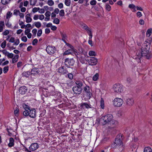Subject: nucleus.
I'll return each instance as SVG.
<instances>
[{
    "label": "nucleus",
    "mask_w": 152,
    "mask_h": 152,
    "mask_svg": "<svg viewBox=\"0 0 152 152\" xmlns=\"http://www.w3.org/2000/svg\"><path fill=\"white\" fill-rule=\"evenodd\" d=\"M88 61H89V64L92 66L96 65L98 61L97 59L94 57H90L89 60H88Z\"/></svg>",
    "instance_id": "9b49d317"
},
{
    "label": "nucleus",
    "mask_w": 152,
    "mask_h": 152,
    "mask_svg": "<svg viewBox=\"0 0 152 152\" xmlns=\"http://www.w3.org/2000/svg\"><path fill=\"white\" fill-rule=\"evenodd\" d=\"M19 113V110L17 109L14 111V113L15 116H17Z\"/></svg>",
    "instance_id": "bf43d9fd"
},
{
    "label": "nucleus",
    "mask_w": 152,
    "mask_h": 152,
    "mask_svg": "<svg viewBox=\"0 0 152 152\" xmlns=\"http://www.w3.org/2000/svg\"><path fill=\"white\" fill-rule=\"evenodd\" d=\"M68 78L71 80H72L73 78V75L72 73L69 74L68 75Z\"/></svg>",
    "instance_id": "e2e57ef3"
},
{
    "label": "nucleus",
    "mask_w": 152,
    "mask_h": 152,
    "mask_svg": "<svg viewBox=\"0 0 152 152\" xmlns=\"http://www.w3.org/2000/svg\"><path fill=\"white\" fill-rule=\"evenodd\" d=\"M47 3L50 6H53L54 4V2L52 0H48L47 1Z\"/></svg>",
    "instance_id": "f704fd0d"
},
{
    "label": "nucleus",
    "mask_w": 152,
    "mask_h": 152,
    "mask_svg": "<svg viewBox=\"0 0 152 152\" xmlns=\"http://www.w3.org/2000/svg\"><path fill=\"white\" fill-rule=\"evenodd\" d=\"M73 50L72 49H69L65 51L64 53V55L71 54L73 53Z\"/></svg>",
    "instance_id": "5701e85b"
},
{
    "label": "nucleus",
    "mask_w": 152,
    "mask_h": 152,
    "mask_svg": "<svg viewBox=\"0 0 152 152\" xmlns=\"http://www.w3.org/2000/svg\"><path fill=\"white\" fill-rule=\"evenodd\" d=\"M10 0H1L2 4L5 5L9 3Z\"/></svg>",
    "instance_id": "72a5a7b5"
},
{
    "label": "nucleus",
    "mask_w": 152,
    "mask_h": 152,
    "mask_svg": "<svg viewBox=\"0 0 152 152\" xmlns=\"http://www.w3.org/2000/svg\"><path fill=\"white\" fill-rule=\"evenodd\" d=\"M42 33V29L39 30L37 34V36L38 37H40Z\"/></svg>",
    "instance_id": "6e6d98bb"
},
{
    "label": "nucleus",
    "mask_w": 152,
    "mask_h": 152,
    "mask_svg": "<svg viewBox=\"0 0 152 152\" xmlns=\"http://www.w3.org/2000/svg\"><path fill=\"white\" fill-rule=\"evenodd\" d=\"M99 75L98 73H96L94 75L93 77V79L94 81L97 80L99 78Z\"/></svg>",
    "instance_id": "2f4dec72"
},
{
    "label": "nucleus",
    "mask_w": 152,
    "mask_h": 152,
    "mask_svg": "<svg viewBox=\"0 0 152 152\" xmlns=\"http://www.w3.org/2000/svg\"><path fill=\"white\" fill-rule=\"evenodd\" d=\"M66 45L67 46H68L70 48V49H72L73 50V52L74 51V48L72 45H70V44H69V43H67V44Z\"/></svg>",
    "instance_id": "69168bd1"
},
{
    "label": "nucleus",
    "mask_w": 152,
    "mask_h": 152,
    "mask_svg": "<svg viewBox=\"0 0 152 152\" xmlns=\"http://www.w3.org/2000/svg\"><path fill=\"white\" fill-rule=\"evenodd\" d=\"M96 1L95 0H92L90 2V4L92 5H95L96 4Z\"/></svg>",
    "instance_id": "3c124183"
},
{
    "label": "nucleus",
    "mask_w": 152,
    "mask_h": 152,
    "mask_svg": "<svg viewBox=\"0 0 152 152\" xmlns=\"http://www.w3.org/2000/svg\"><path fill=\"white\" fill-rule=\"evenodd\" d=\"M83 92L87 97L86 100L90 99L92 95V90L89 86L86 85L83 90Z\"/></svg>",
    "instance_id": "20e7f679"
},
{
    "label": "nucleus",
    "mask_w": 152,
    "mask_h": 152,
    "mask_svg": "<svg viewBox=\"0 0 152 152\" xmlns=\"http://www.w3.org/2000/svg\"><path fill=\"white\" fill-rule=\"evenodd\" d=\"M83 28L87 31H89L90 29L88 26L86 24H84L83 26Z\"/></svg>",
    "instance_id": "c03bdc74"
},
{
    "label": "nucleus",
    "mask_w": 152,
    "mask_h": 152,
    "mask_svg": "<svg viewBox=\"0 0 152 152\" xmlns=\"http://www.w3.org/2000/svg\"><path fill=\"white\" fill-rule=\"evenodd\" d=\"M75 62V61L73 58L69 59L67 58L65 60V65L68 68L70 67V66H72Z\"/></svg>",
    "instance_id": "6e6552de"
},
{
    "label": "nucleus",
    "mask_w": 152,
    "mask_h": 152,
    "mask_svg": "<svg viewBox=\"0 0 152 152\" xmlns=\"http://www.w3.org/2000/svg\"><path fill=\"white\" fill-rule=\"evenodd\" d=\"M60 20L59 19L57 18H55L53 20V23L56 24H58L59 23Z\"/></svg>",
    "instance_id": "a19ab883"
},
{
    "label": "nucleus",
    "mask_w": 152,
    "mask_h": 152,
    "mask_svg": "<svg viewBox=\"0 0 152 152\" xmlns=\"http://www.w3.org/2000/svg\"><path fill=\"white\" fill-rule=\"evenodd\" d=\"M152 39L147 40L143 43L142 46L141 48V52L139 51L137 52L136 55L133 56L134 59L138 63L141 61L140 58L142 56H146L147 59H149L151 57V55L150 53H149Z\"/></svg>",
    "instance_id": "f257e3e1"
},
{
    "label": "nucleus",
    "mask_w": 152,
    "mask_h": 152,
    "mask_svg": "<svg viewBox=\"0 0 152 152\" xmlns=\"http://www.w3.org/2000/svg\"><path fill=\"white\" fill-rule=\"evenodd\" d=\"M75 83L77 85L76 86L82 88L83 86H84V83L82 81L77 80L76 81Z\"/></svg>",
    "instance_id": "6ab92c4d"
},
{
    "label": "nucleus",
    "mask_w": 152,
    "mask_h": 152,
    "mask_svg": "<svg viewBox=\"0 0 152 152\" xmlns=\"http://www.w3.org/2000/svg\"><path fill=\"white\" fill-rule=\"evenodd\" d=\"M64 3L67 6H69L71 4L70 0H65Z\"/></svg>",
    "instance_id": "4c0bfd02"
},
{
    "label": "nucleus",
    "mask_w": 152,
    "mask_h": 152,
    "mask_svg": "<svg viewBox=\"0 0 152 152\" xmlns=\"http://www.w3.org/2000/svg\"><path fill=\"white\" fill-rule=\"evenodd\" d=\"M30 73V72L29 71L24 72L22 73V75L27 78L29 77Z\"/></svg>",
    "instance_id": "bb28decb"
},
{
    "label": "nucleus",
    "mask_w": 152,
    "mask_h": 152,
    "mask_svg": "<svg viewBox=\"0 0 152 152\" xmlns=\"http://www.w3.org/2000/svg\"><path fill=\"white\" fill-rule=\"evenodd\" d=\"M9 33V32L8 30H6L2 33V34L3 35L6 36L8 35Z\"/></svg>",
    "instance_id": "4d7b16f0"
},
{
    "label": "nucleus",
    "mask_w": 152,
    "mask_h": 152,
    "mask_svg": "<svg viewBox=\"0 0 152 152\" xmlns=\"http://www.w3.org/2000/svg\"><path fill=\"white\" fill-rule=\"evenodd\" d=\"M29 111V116L30 117L34 118L36 116V112L34 109H30Z\"/></svg>",
    "instance_id": "4468645a"
},
{
    "label": "nucleus",
    "mask_w": 152,
    "mask_h": 152,
    "mask_svg": "<svg viewBox=\"0 0 152 152\" xmlns=\"http://www.w3.org/2000/svg\"><path fill=\"white\" fill-rule=\"evenodd\" d=\"M137 17L138 18H140L142 16V15L141 12H138L137 13Z\"/></svg>",
    "instance_id": "774afa93"
},
{
    "label": "nucleus",
    "mask_w": 152,
    "mask_h": 152,
    "mask_svg": "<svg viewBox=\"0 0 152 152\" xmlns=\"http://www.w3.org/2000/svg\"><path fill=\"white\" fill-rule=\"evenodd\" d=\"M23 107L25 110L27 109L29 110L30 109V108L28 105L25 104H23Z\"/></svg>",
    "instance_id": "a18cd8bd"
},
{
    "label": "nucleus",
    "mask_w": 152,
    "mask_h": 152,
    "mask_svg": "<svg viewBox=\"0 0 152 152\" xmlns=\"http://www.w3.org/2000/svg\"><path fill=\"white\" fill-rule=\"evenodd\" d=\"M82 90V88H80L76 86H74L72 88V90L74 94H80Z\"/></svg>",
    "instance_id": "9d476101"
},
{
    "label": "nucleus",
    "mask_w": 152,
    "mask_h": 152,
    "mask_svg": "<svg viewBox=\"0 0 152 152\" xmlns=\"http://www.w3.org/2000/svg\"><path fill=\"white\" fill-rule=\"evenodd\" d=\"M7 42L5 41H4L3 42L1 45V47L3 48H4L6 45Z\"/></svg>",
    "instance_id": "79ce46f5"
},
{
    "label": "nucleus",
    "mask_w": 152,
    "mask_h": 152,
    "mask_svg": "<svg viewBox=\"0 0 152 152\" xmlns=\"http://www.w3.org/2000/svg\"><path fill=\"white\" fill-rule=\"evenodd\" d=\"M40 73V69L37 68H34L32 69L30 72L31 75L33 76L37 75Z\"/></svg>",
    "instance_id": "1a4fd4ad"
},
{
    "label": "nucleus",
    "mask_w": 152,
    "mask_h": 152,
    "mask_svg": "<svg viewBox=\"0 0 152 152\" xmlns=\"http://www.w3.org/2000/svg\"><path fill=\"white\" fill-rule=\"evenodd\" d=\"M113 117L112 114H109L105 116H102L101 118V120H102V123L103 125L107 124H113Z\"/></svg>",
    "instance_id": "7ed1b4c3"
},
{
    "label": "nucleus",
    "mask_w": 152,
    "mask_h": 152,
    "mask_svg": "<svg viewBox=\"0 0 152 152\" xmlns=\"http://www.w3.org/2000/svg\"><path fill=\"white\" fill-rule=\"evenodd\" d=\"M5 26L4 21H0V32L2 31L4 27Z\"/></svg>",
    "instance_id": "393cba45"
},
{
    "label": "nucleus",
    "mask_w": 152,
    "mask_h": 152,
    "mask_svg": "<svg viewBox=\"0 0 152 152\" xmlns=\"http://www.w3.org/2000/svg\"><path fill=\"white\" fill-rule=\"evenodd\" d=\"M126 83L129 86L132 83V80L130 77H128L127 78Z\"/></svg>",
    "instance_id": "cd10ccee"
},
{
    "label": "nucleus",
    "mask_w": 152,
    "mask_h": 152,
    "mask_svg": "<svg viewBox=\"0 0 152 152\" xmlns=\"http://www.w3.org/2000/svg\"><path fill=\"white\" fill-rule=\"evenodd\" d=\"M126 104L129 106H132L134 103V100L132 98L127 99L126 100Z\"/></svg>",
    "instance_id": "2eb2a0df"
},
{
    "label": "nucleus",
    "mask_w": 152,
    "mask_h": 152,
    "mask_svg": "<svg viewBox=\"0 0 152 152\" xmlns=\"http://www.w3.org/2000/svg\"><path fill=\"white\" fill-rule=\"evenodd\" d=\"M19 56L18 55H16L14 57L12 58V62L13 63H14L16 62L18 60Z\"/></svg>",
    "instance_id": "a878e982"
},
{
    "label": "nucleus",
    "mask_w": 152,
    "mask_h": 152,
    "mask_svg": "<svg viewBox=\"0 0 152 152\" xmlns=\"http://www.w3.org/2000/svg\"><path fill=\"white\" fill-rule=\"evenodd\" d=\"M23 115L25 116H29V111L26 109L23 112Z\"/></svg>",
    "instance_id": "473e14b6"
},
{
    "label": "nucleus",
    "mask_w": 152,
    "mask_h": 152,
    "mask_svg": "<svg viewBox=\"0 0 152 152\" xmlns=\"http://www.w3.org/2000/svg\"><path fill=\"white\" fill-rule=\"evenodd\" d=\"M88 54L90 56H95L96 55V54L95 53V52L93 51H89Z\"/></svg>",
    "instance_id": "ea45409f"
},
{
    "label": "nucleus",
    "mask_w": 152,
    "mask_h": 152,
    "mask_svg": "<svg viewBox=\"0 0 152 152\" xmlns=\"http://www.w3.org/2000/svg\"><path fill=\"white\" fill-rule=\"evenodd\" d=\"M106 9L108 11H109L111 10V7L109 4H106Z\"/></svg>",
    "instance_id": "8fccbe9b"
},
{
    "label": "nucleus",
    "mask_w": 152,
    "mask_h": 152,
    "mask_svg": "<svg viewBox=\"0 0 152 152\" xmlns=\"http://www.w3.org/2000/svg\"><path fill=\"white\" fill-rule=\"evenodd\" d=\"M40 10L39 8L34 7L32 10V11L33 12L35 13L37 12Z\"/></svg>",
    "instance_id": "864d4df0"
},
{
    "label": "nucleus",
    "mask_w": 152,
    "mask_h": 152,
    "mask_svg": "<svg viewBox=\"0 0 152 152\" xmlns=\"http://www.w3.org/2000/svg\"><path fill=\"white\" fill-rule=\"evenodd\" d=\"M113 89L115 94H120L123 91L122 86L119 84H115L113 87Z\"/></svg>",
    "instance_id": "39448f33"
},
{
    "label": "nucleus",
    "mask_w": 152,
    "mask_h": 152,
    "mask_svg": "<svg viewBox=\"0 0 152 152\" xmlns=\"http://www.w3.org/2000/svg\"><path fill=\"white\" fill-rule=\"evenodd\" d=\"M9 67L8 66L4 67L3 69V72L4 73H6L8 71Z\"/></svg>",
    "instance_id": "de8ad7c7"
},
{
    "label": "nucleus",
    "mask_w": 152,
    "mask_h": 152,
    "mask_svg": "<svg viewBox=\"0 0 152 152\" xmlns=\"http://www.w3.org/2000/svg\"><path fill=\"white\" fill-rule=\"evenodd\" d=\"M14 140L12 137L10 138V142L8 144V146L11 147L14 146Z\"/></svg>",
    "instance_id": "4be33fe9"
},
{
    "label": "nucleus",
    "mask_w": 152,
    "mask_h": 152,
    "mask_svg": "<svg viewBox=\"0 0 152 152\" xmlns=\"http://www.w3.org/2000/svg\"><path fill=\"white\" fill-rule=\"evenodd\" d=\"M152 29L150 28L148 29L146 33V36L147 37H149L152 33Z\"/></svg>",
    "instance_id": "c85d7f7f"
},
{
    "label": "nucleus",
    "mask_w": 152,
    "mask_h": 152,
    "mask_svg": "<svg viewBox=\"0 0 152 152\" xmlns=\"http://www.w3.org/2000/svg\"><path fill=\"white\" fill-rule=\"evenodd\" d=\"M14 56V55L12 53H8L7 56L8 58H12Z\"/></svg>",
    "instance_id": "13d9d810"
},
{
    "label": "nucleus",
    "mask_w": 152,
    "mask_h": 152,
    "mask_svg": "<svg viewBox=\"0 0 152 152\" xmlns=\"http://www.w3.org/2000/svg\"><path fill=\"white\" fill-rule=\"evenodd\" d=\"M46 50L48 53L50 55H52L56 51V48L54 46L48 45L47 46Z\"/></svg>",
    "instance_id": "423d86ee"
},
{
    "label": "nucleus",
    "mask_w": 152,
    "mask_h": 152,
    "mask_svg": "<svg viewBox=\"0 0 152 152\" xmlns=\"http://www.w3.org/2000/svg\"><path fill=\"white\" fill-rule=\"evenodd\" d=\"M60 34L62 37V40L65 42L66 43V39L67 38V36L66 34L64 32H60Z\"/></svg>",
    "instance_id": "aec40b11"
},
{
    "label": "nucleus",
    "mask_w": 152,
    "mask_h": 152,
    "mask_svg": "<svg viewBox=\"0 0 152 152\" xmlns=\"http://www.w3.org/2000/svg\"><path fill=\"white\" fill-rule=\"evenodd\" d=\"M26 29L25 31V35H27L28 34L30 33L31 30L29 28H26Z\"/></svg>",
    "instance_id": "603ef678"
},
{
    "label": "nucleus",
    "mask_w": 152,
    "mask_h": 152,
    "mask_svg": "<svg viewBox=\"0 0 152 152\" xmlns=\"http://www.w3.org/2000/svg\"><path fill=\"white\" fill-rule=\"evenodd\" d=\"M64 10H61L60 11L59 15L61 16H63L64 15Z\"/></svg>",
    "instance_id": "09e8293b"
},
{
    "label": "nucleus",
    "mask_w": 152,
    "mask_h": 152,
    "mask_svg": "<svg viewBox=\"0 0 152 152\" xmlns=\"http://www.w3.org/2000/svg\"><path fill=\"white\" fill-rule=\"evenodd\" d=\"M123 135L120 134L116 137L115 142L112 144V147L113 148H116L119 147L122 145V140L124 139Z\"/></svg>",
    "instance_id": "f03ea898"
},
{
    "label": "nucleus",
    "mask_w": 152,
    "mask_h": 152,
    "mask_svg": "<svg viewBox=\"0 0 152 152\" xmlns=\"http://www.w3.org/2000/svg\"><path fill=\"white\" fill-rule=\"evenodd\" d=\"M38 42V40L37 39H34L32 42V44L33 45H36V44H37Z\"/></svg>",
    "instance_id": "5fc2aeb1"
},
{
    "label": "nucleus",
    "mask_w": 152,
    "mask_h": 152,
    "mask_svg": "<svg viewBox=\"0 0 152 152\" xmlns=\"http://www.w3.org/2000/svg\"><path fill=\"white\" fill-rule=\"evenodd\" d=\"M100 106L102 109H104V101L102 98H101L100 101Z\"/></svg>",
    "instance_id": "7c9ffc66"
},
{
    "label": "nucleus",
    "mask_w": 152,
    "mask_h": 152,
    "mask_svg": "<svg viewBox=\"0 0 152 152\" xmlns=\"http://www.w3.org/2000/svg\"><path fill=\"white\" fill-rule=\"evenodd\" d=\"M81 109H84L85 108L88 109L91 108V105L89 104L86 103H82L80 105Z\"/></svg>",
    "instance_id": "dca6fc26"
},
{
    "label": "nucleus",
    "mask_w": 152,
    "mask_h": 152,
    "mask_svg": "<svg viewBox=\"0 0 152 152\" xmlns=\"http://www.w3.org/2000/svg\"><path fill=\"white\" fill-rule=\"evenodd\" d=\"M32 20V19L30 17L26 16V22L27 23L31 22Z\"/></svg>",
    "instance_id": "c9c22d12"
},
{
    "label": "nucleus",
    "mask_w": 152,
    "mask_h": 152,
    "mask_svg": "<svg viewBox=\"0 0 152 152\" xmlns=\"http://www.w3.org/2000/svg\"><path fill=\"white\" fill-rule=\"evenodd\" d=\"M86 55H81L79 56V60L80 62L82 64L85 63V60Z\"/></svg>",
    "instance_id": "412c9836"
},
{
    "label": "nucleus",
    "mask_w": 152,
    "mask_h": 152,
    "mask_svg": "<svg viewBox=\"0 0 152 152\" xmlns=\"http://www.w3.org/2000/svg\"><path fill=\"white\" fill-rule=\"evenodd\" d=\"M21 40L24 42H26L27 41V39L26 36H24L21 38Z\"/></svg>",
    "instance_id": "052dcab7"
},
{
    "label": "nucleus",
    "mask_w": 152,
    "mask_h": 152,
    "mask_svg": "<svg viewBox=\"0 0 152 152\" xmlns=\"http://www.w3.org/2000/svg\"><path fill=\"white\" fill-rule=\"evenodd\" d=\"M129 7L130 9H131L132 10H132L133 12H134L136 11V10L135 9L136 8V7L134 4H129Z\"/></svg>",
    "instance_id": "b1692460"
},
{
    "label": "nucleus",
    "mask_w": 152,
    "mask_h": 152,
    "mask_svg": "<svg viewBox=\"0 0 152 152\" xmlns=\"http://www.w3.org/2000/svg\"><path fill=\"white\" fill-rule=\"evenodd\" d=\"M39 145L37 143H34L31 144L29 147V149L31 151H34L38 148Z\"/></svg>",
    "instance_id": "f8f14e48"
},
{
    "label": "nucleus",
    "mask_w": 152,
    "mask_h": 152,
    "mask_svg": "<svg viewBox=\"0 0 152 152\" xmlns=\"http://www.w3.org/2000/svg\"><path fill=\"white\" fill-rule=\"evenodd\" d=\"M2 52L3 54H4L5 55L7 56L9 53V52L7 51V50H2Z\"/></svg>",
    "instance_id": "0e129e2a"
},
{
    "label": "nucleus",
    "mask_w": 152,
    "mask_h": 152,
    "mask_svg": "<svg viewBox=\"0 0 152 152\" xmlns=\"http://www.w3.org/2000/svg\"><path fill=\"white\" fill-rule=\"evenodd\" d=\"M6 26L8 28H10L11 27V24L9 23L8 21L5 23Z\"/></svg>",
    "instance_id": "338daca9"
},
{
    "label": "nucleus",
    "mask_w": 152,
    "mask_h": 152,
    "mask_svg": "<svg viewBox=\"0 0 152 152\" xmlns=\"http://www.w3.org/2000/svg\"><path fill=\"white\" fill-rule=\"evenodd\" d=\"M47 90L50 93V94L51 95L54 96L55 95L56 93L54 91L55 90L54 87L51 86L48 88Z\"/></svg>",
    "instance_id": "a211bd4d"
},
{
    "label": "nucleus",
    "mask_w": 152,
    "mask_h": 152,
    "mask_svg": "<svg viewBox=\"0 0 152 152\" xmlns=\"http://www.w3.org/2000/svg\"><path fill=\"white\" fill-rule=\"evenodd\" d=\"M144 152H152V150L150 147H147L144 148Z\"/></svg>",
    "instance_id": "c756f323"
},
{
    "label": "nucleus",
    "mask_w": 152,
    "mask_h": 152,
    "mask_svg": "<svg viewBox=\"0 0 152 152\" xmlns=\"http://www.w3.org/2000/svg\"><path fill=\"white\" fill-rule=\"evenodd\" d=\"M51 13L49 11H47L45 14V15L46 17H49L50 16Z\"/></svg>",
    "instance_id": "680f3d73"
},
{
    "label": "nucleus",
    "mask_w": 152,
    "mask_h": 152,
    "mask_svg": "<svg viewBox=\"0 0 152 152\" xmlns=\"http://www.w3.org/2000/svg\"><path fill=\"white\" fill-rule=\"evenodd\" d=\"M34 24L35 26L38 28L41 26V23L39 22H35Z\"/></svg>",
    "instance_id": "e433bc0d"
},
{
    "label": "nucleus",
    "mask_w": 152,
    "mask_h": 152,
    "mask_svg": "<svg viewBox=\"0 0 152 152\" xmlns=\"http://www.w3.org/2000/svg\"><path fill=\"white\" fill-rule=\"evenodd\" d=\"M123 102V101L121 99L116 98L114 100L113 104L115 106L119 107L122 105Z\"/></svg>",
    "instance_id": "0eeeda50"
},
{
    "label": "nucleus",
    "mask_w": 152,
    "mask_h": 152,
    "mask_svg": "<svg viewBox=\"0 0 152 152\" xmlns=\"http://www.w3.org/2000/svg\"><path fill=\"white\" fill-rule=\"evenodd\" d=\"M58 72L62 74H65L68 73L67 70L64 66L59 67L58 69Z\"/></svg>",
    "instance_id": "ddd939ff"
},
{
    "label": "nucleus",
    "mask_w": 152,
    "mask_h": 152,
    "mask_svg": "<svg viewBox=\"0 0 152 152\" xmlns=\"http://www.w3.org/2000/svg\"><path fill=\"white\" fill-rule=\"evenodd\" d=\"M27 88L25 86H23L20 87L19 92L21 94H23L27 92Z\"/></svg>",
    "instance_id": "f3484780"
},
{
    "label": "nucleus",
    "mask_w": 152,
    "mask_h": 152,
    "mask_svg": "<svg viewBox=\"0 0 152 152\" xmlns=\"http://www.w3.org/2000/svg\"><path fill=\"white\" fill-rule=\"evenodd\" d=\"M20 12L19 10H15L13 11V15H17L19 14Z\"/></svg>",
    "instance_id": "37998d69"
},
{
    "label": "nucleus",
    "mask_w": 152,
    "mask_h": 152,
    "mask_svg": "<svg viewBox=\"0 0 152 152\" xmlns=\"http://www.w3.org/2000/svg\"><path fill=\"white\" fill-rule=\"evenodd\" d=\"M37 0H31L30 1V4L31 5H34L36 3Z\"/></svg>",
    "instance_id": "49530a36"
},
{
    "label": "nucleus",
    "mask_w": 152,
    "mask_h": 152,
    "mask_svg": "<svg viewBox=\"0 0 152 152\" xmlns=\"http://www.w3.org/2000/svg\"><path fill=\"white\" fill-rule=\"evenodd\" d=\"M12 15V13H11L10 11H8L7 12L6 15L7 18H10Z\"/></svg>",
    "instance_id": "58836bf2"
}]
</instances>
